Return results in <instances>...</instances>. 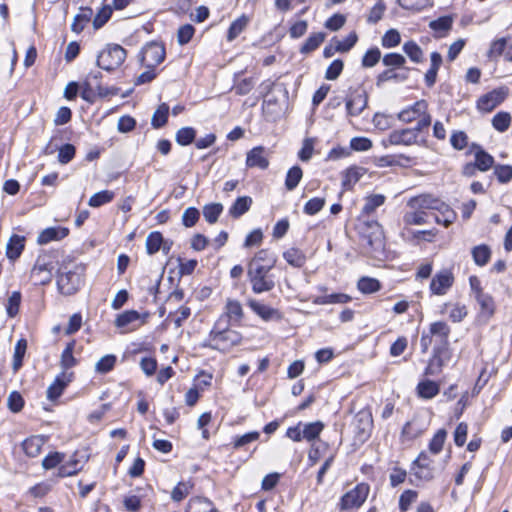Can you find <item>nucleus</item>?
<instances>
[{"instance_id": "43", "label": "nucleus", "mask_w": 512, "mask_h": 512, "mask_svg": "<svg viewBox=\"0 0 512 512\" xmlns=\"http://www.w3.org/2000/svg\"><path fill=\"white\" fill-rule=\"evenodd\" d=\"M303 177V171L299 166H293L287 172L285 179V187L287 190H294Z\"/></svg>"}, {"instance_id": "2", "label": "nucleus", "mask_w": 512, "mask_h": 512, "mask_svg": "<svg viewBox=\"0 0 512 512\" xmlns=\"http://www.w3.org/2000/svg\"><path fill=\"white\" fill-rule=\"evenodd\" d=\"M230 327L231 324L225 323V318H218L207 339L203 342V346L219 351H228L239 345L242 341V335Z\"/></svg>"}, {"instance_id": "64", "label": "nucleus", "mask_w": 512, "mask_h": 512, "mask_svg": "<svg viewBox=\"0 0 512 512\" xmlns=\"http://www.w3.org/2000/svg\"><path fill=\"white\" fill-rule=\"evenodd\" d=\"M344 68V63L340 59L334 60L325 72V78L327 80H336L340 74L342 73Z\"/></svg>"}, {"instance_id": "38", "label": "nucleus", "mask_w": 512, "mask_h": 512, "mask_svg": "<svg viewBox=\"0 0 512 512\" xmlns=\"http://www.w3.org/2000/svg\"><path fill=\"white\" fill-rule=\"evenodd\" d=\"M472 257L476 265L484 266L491 258V250L485 244L475 246L472 249Z\"/></svg>"}, {"instance_id": "40", "label": "nucleus", "mask_w": 512, "mask_h": 512, "mask_svg": "<svg viewBox=\"0 0 512 512\" xmlns=\"http://www.w3.org/2000/svg\"><path fill=\"white\" fill-rule=\"evenodd\" d=\"M194 484L191 481L179 482L171 492V498L175 502L182 501L192 491Z\"/></svg>"}, {"instance_id": "5", "label": "nucleus", "mask_w": 512, "mask_h": 512, "mask_svg": "<svg viewBox=\"0 0 512 512\" xmlns=\"http://www.w3.org/2000/svg\"><path fill=\"white\" fill-rule=\"evenodd\" d=\"M55 257L52 253H45L38 256L30 277L35 285H47L51 282L55 268Z\"/></svg>"}, {"instance_id": "48", "label": "nucleus", "mask_w": 512, "mask_h": 512, "mask_svg": "<svg viewBox=\"0 0 512 512\" xmlns=\"http://www.w3.org/2000/svg\"><path fill=\"white\" fill-rule=\"evenodd\" d=\"M324 39H325V34L322 32L311 34L307 38V40L305 41L303 46L301 47V49H300L301 53L307 54V53H310V52L316 50L320 46V44L324 41Z\"/></svg>"}, {"instance_id": "12", "label": "nucleus", "mask_w": 512, "mask_h": 512, "mask_svg": "<svg viewBox=\"0 0 512 512\" xmlns=\"http://www.w3.org/2000/svg\"><path fill=\"white\" fill-rule=\"evenodd\" d=\"M508 91L507 87H500L488 92L478 99L477 108L483 112H491L505 100Z\"/></svg>"}, {"instance_id": "41", "label": "nucleus", "mask_w": 512, "mask_h": 512, "mask_svg": "<svg viewBox=\"0 0 512 512\" xmlns=\"http://www.w3.org/2000/svg\"><path fill=\"white\" fill-rule=\"evenodd\" d=\"M114 197L115 194L113 191L103 190L93 194L88 201V205L90 207L97 208L111 202L114 199Z\"/></svg>"}, {"instance_id": "60", "label": "nucleus", "mask_w": 512, "mask_h": 512, "mask_svg": "<svg viewBox=\"0 0 512 512\" xmlns=\"http://www.w3.org/2000/svg\"><path fill=\"white\" fill-rule=\"evenodd\" d=\"M358 36L355 32H351L343 40H335L336 50L340 53L348 52L357 42Z\"/></svg>"}, {"instance_id": "37", "label": "nucleus", "mask_w": 512, "mask_h": 512, "mask_svg": "<svg viewBox=\"0 0 512 512\" xmlns=\"http://www.w3.org/2000/svg\"><path fill=\"white\" fill-rule=\"evenodd\" d=\"M494 164V158L482 149L475 151V162L476 168L482 172L488 171Z\"/></svg>"}, {"instance_id": "57", "label": "nucleus", "mask_w": 512, "mask_h": 512, "mask_svg": "<svg viewBox=\"0 0 512 512\" xmlns=\"http://www.w3.org/2000/svg\"><path fill=\"white\" fill-rule=\"evenodd\" d=\"M400 42L401 36L399 31L396 29H389L386 31L381 40L382 46L385 48L396 47L400 44Z\"/></svg>"}, {"instance_id": "49", "label": "nucleus", "mask_w": 512, "mask_h": 512, "mask_svg": "<svg viewBox=\"0 0 512 512\" xmlns=\"http://www.w3.org/2000/svg\"><path fill=\"white\" fill-rule=\"evenodd\" d=\"M117 358L113 354H108L103 357H101L98 362L95 364V371L100 374H105L110 372L115 364H116Z\"/></svg>"}, {"instance_id": "9", "label": "nucleus", "mask_w": 512, "mask_h": 512, "mask_svg": "<svg viewBox=\"0 0 512 512\" xmlns=\"http://www.w3.org/2000/svg\"><path fill=\"white\" fill-rule=\"evenodd\" d=\"M369 494V486L361 483L348 491L341 498V509L348 510L353 508H359L367 499Z\"/></svg>"}, {"instance_id": "20", "label": "nucleus", "mask_w": 512, "mask_h": 512, "mask_svg": "<svg viewBox=\"0 0 512 512\" xmlns=\"http://www.w3.org/2000/svg\"><path fill=\"white\" fill-rule=\"evenodd\" d=\"M441 200L429 194H422L409 200L408 206L410 209H418L422 211L433 210L437 211Z\"/></svg>"}, {"instance_id": "36", "label": "nucleus", "mask_w": 512, "mask_h": 512, "mask_svg": "<svg viewBox=\"0 0 512 512\" xmlns=\"http://www.w3.org/2000/svg\"><path fill=\"white\" fill-rule=\"evenodd\" d=\"M283 258L293 267L300 268L306 263L305 254L297 248H290L283 253Z\"/></svg>"}, {"instance_id": "51", "label": "nucleus", "mask_w": 512, "mask_h": 512, "mask_svg": "<svg viewBox=\"0 0 512 512\" xmlns=\"http://www.w3.org/2000/svg\"><path fill=\"white\" fill-rule=\"evenodd\" d=\"M511 124V115L507 112H498L492 119V126L499 132L508 130Z\"/></svg>"}, {"instance_id": "11", "label": "nucleus", "mask_w": 512, "mask_h": 512, "mask_svg": "<svg viewBox=\"0 0 512 512\" xmlns=\"http://www.w3.org/2000/svg\"><path fill=\"white\" fill-rule=\"evenodd\" d=\"M165 55L166 52L164 46L162 44L152 42L143 48L141 62L147 68H154L164 61Z\"/></svg>"}, {"instance_id": "35", "label": "nucleus", "mask_w": 512, "mask_h": 512, "mask_svg": "<svg viewBox=\"0 0 512 512\" xmlns=\"http://www.w3.org/2000/svg\"><path fill=\"white\" fill-rule=\"evenodd\" d=\"M385 202V196L382 194H374L367 196L365 198V204L362 208L361 214L364 216H369L372 214L378 207L382 206Z\"/></svg>"}, {"instance_id": "54", "label": "nucleus", "mask_w": 512, "mask_h": 512, "mask_svg": "<svg viewBox=\"0 0 512 512\" xmlns=\"http://www.w3.org/2000/svg\"><path fill=\"white\" fill-rule=\"evenodd\" d=\"M404 221L409 225L425 224L427 222V212L418 209H411V211L405 214Z\"/></svg>"}, {"instance_id": "10", "label": "nucleus", "mask_w": 512, "mask_h": 512, "mask_svg": "<svg viewBox=\"0 0 512 512\" xmlns=\"http://www.w3.org/2000/svg\"><path fill=\"white\" fill-rule=\"evenodd\" d=\"M148 314L141 315L136 310H127L119 314L115 319V326L123 329V332L134 331L146 322Z\"/></svg>"}, {"instance_id": "29", "label": "nucleus", "mask_w": 512, "mask_h": 512, "mask_svg": "<svg viewBox=\"0 0 512 512\" xmlns=\"http://www.w3.org/2000/svg\"><path fill=\"white\" fill-rule=\"evenodd\" d=\"M93 16V10L89 7H81L79 12L75 15L74 20L71 24L72 31L80 33L83 31L86 24L91 20Z\"/></svg>"}, {"instance_id": "26", "label": "nucleus", "mask_w": 512, "mask_h": 512, "mask_svg": "<svg viewBox=\"0 0 512 512\" xmlns=\"http://www.w3.org/2000/svg\"><path fill=\"white\" fill-rule=\"evenodd\" d=\"M449 314V318L454 323L461 322L467 316V308L460 303H445L441 309V314Z\"/></svg>"}, {"instance_id": "53", "label": "nucleus", "mask_w": 512, "mask_h": 512, "mask_svg": "<svg viewBox=\"0 0 512 512\" xmlns=\"http://www.w3.org/2000/svg\"><path fill=\"white\" fill-rule=\"evenodd\" d=\"M323 428L324 425L320 421L305 424L303 428V438L307 441H312L320 435Z\"/></svg>"}, {"instance_id": "58", "label": "nucleus", "mask_w": 512, "mask_h": 512, "mask_svg": "<svg viewBox=\"0 0 512 512\" xmlns=\"http://www.w3.org/2000/svg\"><path fill=\"white\" fill-rule=\"evenodd\" d=\"M80 469V462L77 459H71L70 461L59 467L58 475L60 477L72 476L76 474Z\"/></svg>"}, {"instance_id": "1", "label": "nucleus", "mask_w": 512, "mask_h": 512, "mask_svg": "<svg viewBox=\"0 0 512 512\" xmlns=\"http://www.w3.org/2000/svg\"><path fill=\"white\" fill-rule=\"evenodd\" d=\"M276 264V257L266 249L259 250L247 265V277L255 294L269 292L275 287L270 271Z\"/></svg>"}, {"instance_id": "7", "label": "nucleus", "mask_w": 512, "mask_h": 512, "mask_svg": "<svg viewBox=\"0 0 512 512\" xmlns=\"http://www.w3.org/2000/svg\"><path fill=\"white\" fill-rule=\"evenodd\" d=\"M100 73L89 74L86 82L82 86L81 97L88 101L94 102L97 96L106 97L108 95H115L116 90L101 86L97 80Z\"/></svg>"}, {"instance_id": "62", "label": "nucleus", "mask_w": 512, "mask_h": 512, "mask_svg": "<svg viewBox=\"0 0 512 512\" xmlns=\"http://www.w3.org/2000/svg\"><path fill=\"white\" fill-rule=\"evenodd\" d=\"M324 205V198L315 197L306 202L303 210L307 215H315L324 207Z\"/></svg>"}, {"instance_id": "55", "label": "nucleus", "mask_w": 512, "mask_h": 512, "mask_svg": "<svg viewBox=\"0 0 512 512\" xmlns=\"http://www.w3.org/2000/svg\"><path fill=\"white\" fill-rule=\"evenodd\" d=\"M196 136V131L192 127H183L176 133V142L179 145L186 146L191 144Z\"/></svg>"}, {"instance_id": "4", "label": "nucleus", "mask_w": 512, "mask_h": 512, "mask_svg": "<svg viewBox=\"0 0 512 512\" xmlns=\"http://www.w3.org/2000/svg\"><path fill=\"white\" fill-rule=\"evenodd\" d=\"M398 119L405 123L416 122L418 130H424L431 124V116L428 113V103L425 100H419L413 105L403 109L398 114Z\"/></svg>"}, {"instance_id": "18", "label": "nucleus", "mask_w": 512, "mask_h": 512, "mask_svg": "<svg viewBox=\"0 0 512 512\" xmlns=\"http://www.w3.org/2000/svg\"><path fill=\"white\" fill-rule=\"evenodd\" d=\"M368 96L365 91H356L351 94L346 102L347 113L350 116H358L367 107Z\"/></svg>"}, {"instance_id": "15", "label": "nucleus", "mask_w": 512, "mask_h": 512, "mask_svg": "<svg viewBox=\"0 0 512 512\" xmlns=\"http://www.w3.org/2000/svg\"><path fill=\"white\" fill-rule=\"evenodd\" d=\"M454 282L453 274L443 270L435 274L430 283V291L434 295H445Z\"/></svg>"}, {"instance_id": "61", "label": "nucleus", "mask_w": 512, "mask_h": 512, "mask_svg": "<svg viewBox=\"0 0 512 512\" xmlns=\"http://www.w3.org/2000/svg\"><path fill=\"white\" fill-rule=\"evenodd\" d=\"M494 174L500 183H508L512 179V166L496 165L494 167Z\"/></svg>"}, {"instance_id": "42", "label": "nucleus", "mask_w": 512, "mask_h": 512, "mask_svg": "<svg viewBox=\"0 0 512 512\" xmlns=\"http://www.w3.org/2000/svg\"><path fill=\"white\" fill-rule=\"evenodd\" d=\"M403 51L412 62L421 63L423 61V51L415 41L405 42Z\"/></svg>"}, {"instance_id": "45", "label": "nucleus", "mask_w": 512, "mask_h": 512, "mask_svg": "<svg viewBox=\"0 0 512 512\" xmlns=\"http://www.w3.org/2000/svg\"><path fill=\"white\" fill-rule=\"evenodd\" d=\"M27 349V341L25 339H20L17 341L15 348H14V355H13V363L12 367L14 372L18 371L20 367L22 366L23 358L26 353Z\"/></svg>"}, {"instance_id": "14", "label": "nucleus", "mask_w": 512, "mask_h": 512, "mask_svg": "<svg viewBox=\"0 0 512 512\" xmlns=\"http://www.w3.org/2000/svg\"><path fill=\"white\" fill-rule=\"evenodd\" d=\"M73 377V372L62 371L60 374H58L54 381L47 388V398L51 401L58 399L68 384L72 382Z\"/></svg>"}, {"instance_id": "28", "label": "nucleus", "mask_w": 512, "mask_h": 512, "mask_svg": "<svg viewBox=\"0 0 512 512\" xmlns=\"http://www.w3.org/2000/svg\"><path fill=\"white\" fill-rule=\"evenodd\" d=\"M434 217L438 224L448 227L455 221L456 213L449 207V205L441 201Z\"/></svg>"}, {"instance_id": "22", "label": "nucleus", "mask_w": 512, "mask_h": 512, "mask_svg": "<svg viewBox=\"0 0 512 512\" xmlns=\"http://www.w3.org/2000/svg\"><path fill=\"white\" fill-rule=\"evenodd\" d=\"M69 233V230L65 227H49L44 229L37 238V242L40 245L47 244L51 241H57L65 238Z\"/></svg>"}, {"instance_id": "3", "label": "nucleus", "mask_w": 512, "mask_h": 512, "mask_svg": "<svg viewBox=\"0 0 512 512\" xmlns=\"http://www.w3.org/2000/svg\"><path fill=\"white\" fill-rule=\"evenodd\" d=\"M84 267L81 264L62 265L57 273V287L61 294H75L83 284Z\"/></svg>"}, {"instance_id": "8", "label": "nucleus", "mask_w": 512, "mask_h": 512, "mask_svg": "<svg viewBox=\"0 0 512 512\" xmlns=\"http://www.w3.org/2000/svg\"><path fill=\"white\" fill-rule=\"evenodd\" d=\"M450 327L444 321H436L430 324L428 333H423L420 344L422 351L426 352L432 343L433 338L440 343L446 344L450 335Z\"/></svg>"}, {"instance_id": "17", "label": "nucleus", "mask_w": 512, "mask_h": 512, "mask_svg": "<svg viewBox=\"0 0 512 512\" xmlns=\"http://www.w3.org/2000/svg\"><path fill=\"white\" fill-rule=\"evenodd\" d=\"M247 304H248L249 308L264 321L281 320L282 319V315L277 309L272 308V307H270L264 303H261L255 299H250L247 302Z\"/></svg>"}, {"instance_id": "47", "label": "nucleus", "mask_w": 512, "mask_h": 512, "mask_svg": "<svg viewBox=\"0 0 512 512\" xmlns=\"http://www.w3.org/2000/svg\"><path fill=\"white\" fill-rule=\"evenodd\" d=\"M169 106L162 103L152 115L151 124L154 128H160L167 122Z\"/></svg>"}, {"instance_id": "23", "label": "nucleus", "mask_w": 512, "mask_h": 512, "mask_svg": "<svg viewBox=\"0 0 512 512\" xmlns=\"http://www.w3.org/2000/svg\"><path fill=\"white\" fill-rule=\"evenodd\" d=\"M25 238L20 235H12L6 245V256L9 260L18 259L25 247Z\"/></svg>"}, {"instance_id": "50", "label": "nucleus", "mask_w": 512, "mask_h": 512, "mask_svg": "<svg viewBox=\"0 0 512 512\" xmlns=\"http://www.w3.org/2000/svg\"><path fill=\"white\" fill-rule=\"evenodd\" d=\"M222 211H223L222 204L212 203V204H208V205L204 206L203 215L207 222H209L210 224H213L218 220Z\"/></svg>"}, {"instance_id": "31", "label": "nucleus", "mask_w": 512, "mask_h": 512, "mask_svg": "<svg viewBox=\"0 0 512 512\" xmlns=\"http://www.w3.org/2000/svg\"><path fill=\"white\" fill-rule=\"evenodd\" d=\"M252 203L253 200L249 196L238 197L229 208V214L233 218H239L250 209Z\"/></svg>"}, {"instance_id": "16", "label": "nucleus", "mask_w": 512, "mask_h": 512, "mask_svg": "<svg viewBox=\"0 0 512 512\" xmlns=\"http://www.w3.org/2000/svg\"><path fill=\"white\" fill-rule=\"evenodd\" d=\"M244 316L243 308L241 303L235 299H227L224 312L219 318H225V323L228 324H239Z\"/></svg>"}, {"instance_id": "33", "label": "nucleus", "mask_w": 512, "mask_h": 512, "mask_svg": "<svg viewBox=\"0 0 512 512\" xmlns=\"http://www.w3.org/2000/svg\"><path fill=\"white\" fill-rule=\"evenodd\" d=\"M351 300L352 298L347 294L333 293L330 295L317 296L313 299V303L317 305L344 304L350 302Z\"/></svg>"}, {"instance_id": "30", "label": "nucleus", "mask_w": 512, "mask_h": 512, "mask_svg": "<svg viewBox=\"0 0 512 512\" xmlns=\"http://www.w3.org/2000/svg\"><path fill=\"white\" fill-rule=\"evenodd\" d=\"M431 66L425 74V82L428 87H432L437 78L438 70L442 64V56L438 52L431 53Z\"/></svg>"}, {"instance_id": "59", "label": "nucleus", "mask_w": 512, "mask_h": 512, "mask_svg": "<svg viewBox=\"0 0 512 512\" xmlns=\"http://www.w3.org/2000/svg\"><path fill=\"white\" fill-rule=\"evenodd\" d=\"M382 62L387 67L401 68L404 67L406 59L398 53H388L382 58Z\"/></svg>"}, {"instance_id": "63", "label": "nucleus", "mask_w": 512, "mask_h": 512, "mask_svg": "<svg viewBox=\"0 0 512 512\" xmlns=\"http://www.w3.org/2000/svg\"><path fill=\"white\" fill-rule=\"evenodd\" d=\"M381 59V52L378 48L369 49L362 58L364 67H374Z\"/></svg>"}, {"instance_id": "6", "label": "nucleus", "mask_w": 512, "mask_h": 512, "mask_svg": "<svg viewBox=\"0 0 512 512\" xmlns=\"http://www.w3.org/2000/svg\"><path fill=\"white\" fill-rule=\"evenodd\" d=\"M126 59V51L120 45H107L98 55L97 65L107 71L114 70L122 65Z\"/></svg>"}, {"instance_id": "21", "label": "nucleus", "mask_w": 512, "mask_h": 512, "mask_svg": "<svg viewBox=\"0 0 512 512\" xmlns=\"http://www.w3.org/2000/svg\"><path fill=\"white\" fill-rule=\"evenodd\" d=\"M476 300L480 306V313L478 317L481 321L486 323L495 312L493 298L488 294L479 293V295H476Z\"/></svg>"}, {"instance_id": "32", "label": "nucleus", "mask_w": 512, "mask_h": 512, "mask_svg": "<svg viewBox=\"0 0 512 512\" xmlns=\"http://www.w3.org/2000/svg\"><path fill=\"white\" fill-rule=\"evenodd\" d=\"M249 22L250 18L245 14L235 19L228 29L227 40L231 42L236 39L245 30Z\"/></svg>"}, {"instance_id": "56", "label": "nucleus", "mask_w": 512, "mask_h": 512, "mask_svg": "<svg viewBox=\"0 0 512 512\" xmlns=\"http://www.w3.org/2000/svg\"><path fill=\"white\" fill-rule=\"evenodd\" d=\"M447 432L444 429H440L436 432L429 443V450L433 454H438L445 443Z\"/></svg>"}, {"instance_id": "24", "label": "nucleus", "mask_w": 512, "mask_h": 512, "mask_svg": "<svg viewBox=\"0 0 512 512\" xmlns=\"http://www.w3.org/2000/svg\"><path fill=\"white\" fill-rule=\"evenodd\" d=\"M44 443L45 438L43 436H31L23 441L22 449L28 457L34 458L40 454Z\"/></svg>"}, {"instance_id": "34", "label": "nucleus", "mask_w": 512, "mask_h": 512, "mask_svg": "<svg viewBox=\"0 0 512 512\" xmlns=\"http://www.w3.org/2000/svg\"><path fill=\"white\" fill-rule=\"evenodd\" d=\"M439 385L431 380H424L417 385V392L421 398L431 399L439 393Z\"/></svg>"}, {"instance_id": "44", "label": "nucleus", "mask_w": 512, "mask_h": 512, "mask_svg": "<svg viewBox=\"0 0 512 512\" xmlns=\"http://www.w3.org/2000/svg\"><path fill=\"white\" fill-rule=\"evenodd\" d=\"M506 49H507V38H505V37L498 38L491 43L490 48L487 52V56L492 60H496L500 56H502V55L504 56Z\"/></svg>"}, {"instance_id": "39", "label": "nucleus", "mask_w": 512, "mask_h": 512, "mask_svg": "<svg viewBox=\"0 0 512 512\" xmlns=\"http://www.w3.org/2000/svg\"><path fill=\"white\" fill-rule=\"evenodd\" d=\"M75 342L72 341L67 344L66 348L63 350L61 354L60 365L62 371H67L68 369L74 367L77 364L76 358L73 356Z\"/></svg>"}, {"instance_id": "13", "label": "nucleus", "mask_w": 512, "mask_h": 512, "mask_svg": "<svg viewBox=\"0 0 512 512\" xmlns=\"http://www.w3.org/2000/svg\"><path fill=\"white\" fill-rule=\"evenodd\" d=\"M270 152L264 146H256L246 153V167L266 170L269 167Z\"/></svg>"}, {"instance_id": "27", "label": "nucleus", "mask_w": 512, "mask_h": 512, "mask_svg": "<svg viewBox=\"0 0 512 512\" xmlns=\"http://www.w3.org/2000/svg\"><path fill=\"white\" fill-rule=\"evenodd\" d=\"M366 170L362 167L353 166L345 170L342 178V186L345 190H350L365 174Z\"/></svg>"}, {"instance_id": "19", "label": "nucleus", "mask_w": 512, "mask_h": 512, "mask_svg": "<svg viewBox=\"0 0 512 512\" xmlns=\"http://www.w3.org/2000/svg\"><path fill=\"white\" fill-rule=\"evenodd\" d=\"M421 131L417 127L394 130L390 134V142L395 145H412L417 142L418 134Z\"/></svg>"}, {"instance_id": "52", "label": "nucleus", "mask_w": 512, "mask_h": 512, "mask_svg": "<svg viewBox=\"0 0 512 512\" xmlns=\"http://www.w3.org/2000/svg\"><path fill=\"white\" fill-rule=\"evenodd\" d=\"M357 287L362 293L369 294L377 292L381 286L379 281L375 278L362 277L359 279Z\"/></svg>"}, {"instance_id": "25", "label": "nucleus", "mask_w": 512, "mask_h": 512, "mask_svg": "<svg viewBox=\"0 0 512 512\" xmlns=\"http://www.w3.org/2000/svg\"><path fill=\"white\" fill-rule=\"evenodd\" d=\"M367 229L371 230V233L366 234L363 232L364 237L367 240V243L376 248H380L383 246V231L378 222H369L366 223Z\"/></svg>"}, {"instance_id": "46", "label": "nucleus", "mask_w": 512, "mask_h": 512, "mask_svg": "<svg viewBox=\"0 0 512 512\" xmlns=\"http://www.w3.org/2000/svg\"><path fill=\"white\" fill-rule=\"evenodd\" d=\"M163 244V236L160 232H151L146 238V250L149 255L157 253Z\"/></svg>"}]
</instances>
